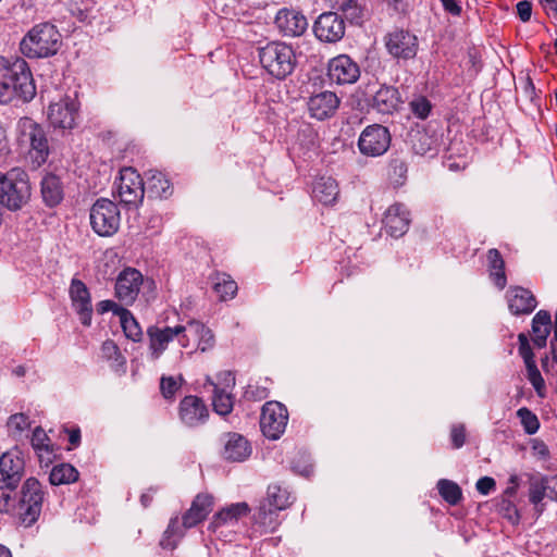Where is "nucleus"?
<instances>
[{"label":"nucleus","instance_id":"obj_30","mask_svg":"<svg viewBox=\"0 0 557 557\" xmlns=\"http://www.w3.org/2000/svg\"><path fill=\"white\" fill-rule=\"evenodd\" d=\"M312 193L317 201L327 206L336 201L339 190L333 177L322 176L314 183Z\"/></svg>","mask_w":557,"mask_h":557},{"label":"nucleus","instance_id":"obj_48","mask_svg":"<svg viewBox=\"0 0 557 557\" xmlns=\"http://www.w3.org/2000/svg\"><path fill=\"white\" fill-rule=\"evenodd\" d=\"M517 416L520 419V422L528 434H534L540 429V421L535 413H533L529 408L522 407L518 409Z\"/></svg>","mask_w":557,"mask_h":557},{"label":"nucleus","instance_id":"obj_26","mask_svg":"<svg viewBox=\"0 0 557 557\" xmlns=\"http://www.w3.org/2000/svg\"><path fill=\"white\" fill-rule=\"evenodd\" d=\"M548 475H531L529 479L528 498L533 506L534 512L540 517L545 511V503L543 502L548 494Z\"/></svg>","mask_w":557,"mask_h":557},{"label":"nucleus","instance_id":"obj_54","mask_svg":"<svg viewBox=\"0 0 557 557\" xmlns=\"http://www.w3.org/2000/svg\"><path fill=\"white\" fill-rule=\"evenodd\" d=\"M160 389L164 398H172L178 389V383L173 376H162Z\"/></svg>","mask_w":557,"mask_h":557},{"label":"nucleus","instance_id":"obj_32","mask_svg":"<svg viewBox=\"0 0 557 557\" xmlns=\"http://www.w3.org/2000/svg\"><path fill=\"white\" fill-rule=\"evenodd\" d=\"M262 500L281 511L287 509L294 502L288 488L277 483L268 486L267 497Z\"/></svg>","mask_w":557,"mask_h":557},{"label":"nucleus","instance_id":"obj_29","mask_svg":"<svg viewBox=\"0 0 557 557\" xmlns=\"http://www.w3.org/2000/svg\"><path fill=\"white\" fill-rule=\"evenodd\" d=\"M145 175V184L150 197L168 198L172 195V184L162 172L149 170Z\"/></svg>","mask_w":557,"mask_h":557},{"label":"nucleus","instance_id":"obj_3","mask_svg":"<svg viewBox=\"0 0 557 557\" xmlns=\"http://www.w3.org/2000/svg\"><path fill=\"white\" fill-rule=\"evenodd\" d=\"M61 34L50 23L35 25L20 44L21 52L29 59L49 58L59 51Z\"/></svg>","mask_w":557,"mask_h":557},{"label":"nucleus","instance_id":"obj_41","mask_svg":"<svg viewBox=\"0 0 557 557\" xmlns=\"http://www.w3.org/2000/svg\"><path fill=\"white\" fill-rule=\"evenodd\" d=\"M226 453H250L251 446L248 440L236 432L225 433L221 438Z\"/></svg>","mask_w":557,"mask_h":557},{"label":"nucleus","instance_id":"obj_38","mask_svg":"<svg viewBox=\"0 0 557 557\" xmlns=\"http://www.w3.org/2000/svg\"><path fill=\"white\" fill-rule=\"evenodd\" d=\"M333 10L339 11L351 23L362 22L363 10L356 0H324Z\"/></svg>","mask_w":557,"mask_h":557},{"label":"nucleus","instance_id":"obj_56","mask_svg":"<svg viewBox=\"0 0 557 557\" xmlns=\"http://www.w3.org/2000/svg\"><path fill=\"white\" fill-rule=\"evenodd\" d=\"M475 487L481 495L486 496L496 488V482L491 476H482L476 481Z\"/></svg>","mask_w":557,"mask_h":557},{"label":"nucleus","instance_id":"obj_11","mask_svg":"<svg viewBox=\"0 0 557 557\" xmlns=\"http://www.w3.org/2000/svg\"><path fill=\"white\" fill-rule=\"evenodd\" d=\"M392 136L387 127L380 124L367 126L359 136L358 147L362 154L379 157L391 146Z\"/></svg>","mask_w":557,"mask_h":557},{"label":"nucleus","instance_id":"obj_1","mask_svg":"<svg viewBox=\"0 0 557 557\" xmlns=\"http://www.w3.org/2000/svg\"><path fill=\"white\" fill-rule=\"evenodd\" d=\"M46 496L44 485L30 476L20 488L14 487L0 497V513L13 517L24 528H30L39 520Z\"/></svg>","mask_w":557,"mask_h":557},{"label":"nucleus","instance_id":"obj_10","mask_svg":"<svg viewBox=\"0 0 557 557\" xmlns=\"http://www.w3.org/2000/svg\"><path fill=\"white\" fill-rule=\"evenodd\" d=\"M288 422L287 408L278 401H268L262 406L260 428L269 440H278Z\"/></svg>","mask_w":557,"mask_h":557},{"label":"nucleus","instance_id":"obj_8","mask_svg":"<svg viewBox=\"0 0 557 557\" xmlns=\"http://www.w3.org/2000/svg\"><path fill=\"white\" fill-rule=\"evenodd\" d=\"M149 339V349L152 359H158L165 351L170 342L177 338L178 344L186 348L189 346V336L186 333V326H157L151 325L147 329Z\"/></svg>","mask_w":557,"mask_h":557},{"label":"nucleus","instance_id":"obj_61","mask_svg":"<svg viewBox=\"0 0 557 557\" xmlns=\"http://www.w3.org/2000/svg\"><path fill=\"white\" fill-rule=\"evenodd\" d=\"M548 16H557V0H539Z\"/></svg>","mask_w":557,"mask_h":557},{"label":"nucleus","instance_id":"obj_9","mask_svg":"<svg viewBox=\"0 0 557 557\" xmlns=\"http://www.w3.org/2000/svg\"><path fill=\"white\" fill-rule=\"evenodd\" d=\"M387 52L395 59H414L419 50L418 37L408 29L395 28L384 37Z\"/></svg>","mask_w":557,"mask_h":557},{"label":"nucleus","instance_id":"obj_19","mask_svg":"<svg viewBox=\"0 0 557 557\" xmlns=\"http://www.w3.org/2000/svg\"><path fill=\"white\" fill-rule=\"evenodd\" d=\"M339 98L333 91H321L312 95L307 102L311 117L319 121L330 119L335 114L339 106Z\"/></svg>","mask_w":557,"mask_h":557},{"label":"nucleus","instance_id":"obj_35","mask_svg":"<svg viewBox=\"0 0 557 557\" xmlns=\"http://www.w3.org/2000/svg\"><path fill=\"white\" fill-rule=\"evenodd\" d=\"M78 479V470L66 462L54 465L49 473V482L54 486L72 484Z\"/></svg>","mask_w":557,"mask_h":557},{"label":"nucleus","instance_id":"obj_43","mask_svg":"<svg viewBox=\"0 0 557 557\" xmlns=\"http://www.w3.org/2000/svg\"><path fill=\"white\" fill-rule=\"evenodd\" d=\"M30 428L29 417L23 412L11 414L7 421L8 434L18 440Z\"/></svg>","mask_w":557,"mask_h":557},{"label":"nucleus","instance_id":"obj_33","mask_svg":"<svg viewBox=\"0 0 557 557\" xmlns=\"http://www.w3.org/2000/svg\"><path fill=\"white\" fill-rule=\"evenodd\" d=\"M552 317L546 310H540L532 320V332L534 344L542 348L546 346L547 336L550 332Z\"/></svg>","mask_w":557,"mask_h":557},{"label":"nucleus","instance_id":"obj_46","mask_svg":"<svg viewBox=\"0 0 557 557\" xmlns=\"http://www.w3.org/2000/svg\"><path fill=\"white\" fill-rule=\"evenodd\" d=\"M184 535L183 530L180 525L177 517L170 520L166 530L164 531L163 539L161 540V546L164 548L174 549L176 542L172 541L173 537L181 539Z\"/></svg>","mask_w":557,"mask_h":557},{"label":"nucleus","instance_id":"obj_5","mask_svg":"<svg viewBox=\"0 0 557 557\" xmlns=\"http://www.w3.org/2000/svg\"><path fill=\"white\" fill-rule=\"evenodd\" d=\"M258 55L261 66L276 79L292 75L297 65L293 47L282 41H271L260 47Z\"/></svg>","mask_w":557,"mask_h":557},{"label":"nucleus","instance_id":"obj_42","mask_svg":"<svg viewBox=\"0 0 557 557\" xmlns=\"http://www.w3.org/2000/svg\"><path fill=\"white\" fill-rule=\"evenodd\" d=\"M282 463L288 465L295 474L305 478H309L313 473V463L311 462L310 455H292L287 460H283Z\"/></svg>","mask_w":557,"mask_h":557},{"label":"nucleus","instance_id":"obj_13","mask_svg":"<svg viewBox=\"0 0 557 557\" xmlns=\"http://www.w3.org/2000/svg\"><path fill=\"white\" fill-rule=\"evenodd\" d=\"M25 474L23 455H0V497L18 487Z\"/></svg>","mask_w":557,"mask_h":557},{"label":"nucleus","instance_id":"obj_51","mask_svg":"<svg viewBox=\"0 0 557 557\" xmlns=\"http://www.w3.org/2000/svg\"><path fill=\"white\" fill-rule=\"evenodd\" d=\"M409 106L412 113L421 120L426 119L432 110L431 102L423 96L414 98Z\"/></svg>","mask_w":557,"mask_h":557},{"label":"nucleus","instance_id":"obj_34","mask_svg":"<svg viewBox=\"0 0 557 557\" xmlns=\"http://www.w3.org/2000/svg\"><path fill=\"white\" fill-rule=\"evenodd\" d=\"M213 290L219 295L220 300L233 299L237 294V283L224 272H215L210 276Z\"/></svg>","mask_w":557,"mask_h":557},{"label":"nucleus","instance_id":"obj_7","mask_svg":"<svg viewBox=\"0 0 557 557\" xmlns=\"http://www.w3.org/2000/svg\"><path fill=\"white\" fill-rule=\"evenodd\" d=\"M90 225L99 236H112L120 227V210L117 206L107 199H98L90 209Z\"/></svg>","mask_w":557,"mask_h":557},{"label":"nucleus","instance_id":"obj_44","mask_svg":"<svg viewBox=\"0 0 557 557\" xmlns=\"http://www.w3.org/2000/svg\"><path fill=\"white\" fill-rule=\"evenodd\" d=\"M408 172V163L404 158H392L388 164V178L395 186H401Z\"/></svg>","mask_w":557,"mask_h":557},{"label":"nucleus","instance_id":"obj_59","mask_svg":"<svg viewBox=\"0 0 557 557\" xmlns=\"http://www.w3.org/2000/svg\"><path fill=\"white\" fill-rule=\"evenodd\" d=\"M546 483L548 484L547 497L550 500L557 502V474L548 475V481H546Z\"/></svg>","mask_w":557,"mask_h":557},{"label":"nucleus","instance_id":"obj_39","mask_svg":"<svg viewBox=\"0 0 557 557\" xmlns=\"http://www.w3.org/2000/svg\"><path fill=\"white\" fill-rule=\"evenodd\" d=\"M119 318L125 336L135 343L140 342L143 338V331L133 313L128 309L121 310V315Z\"/></svg>","mask_w":557,"mask_h":557},{"label":"nucleus","instance_id":"obj_12","mask_svg":"<svg viewBox=\"0 0 557 557\" xmlns=\"http://www.w3.org/2000/svg\"><path fill=\"white\" fill-rule=\"evenodd\" d=\"M145 190V183L136 170L133 168L121 170L117 183V195L122 203L138 206L144 200Z\"/></svg>","mask_w":557,"mask_h":557},{"label":"nucleus","instance_id":"obj_47","mask_svg":"<svg viewBox=\"0 0 557 557\" xmlns=\"http://www.w3.org/2000/svg\"><path fill=\"white\" fill-rule=\"evenodd\" d=\"M30 442L35 450L53 451L57 449L51 443L50 436L41 426H36L34 429Z\"/></svg>","mask_w":557,"mask_h":557},{"label":"nucleus","instance_id":"obj_15","mask_svg":"<svg viewBox=\"0 0 557 557\" xmlns=\"http://www.w3.org/2000/svg\"><path fill=\"white\" fill-rule=\"evenodd\" d=\"M346 30L344 18L336 12H324L318 16L313 24L315 37L323 42L339 41Z\"/></svg>","mask_w":557,"mask_h":557},{"label":"nucleus","instance_id":"obj_6","mask_svg":"<svg viewBox=\"0 0 557 557\" xmlns=\"http://www.w3.org/2000/svg\"><path fill=\"white\" fill-rule=\"evenodd\" d=\"M32 188L25 171L14 168L0 172V205L10 211L21 210L30 199Z\"/></svg>","mask_w":557,"mask_h":557},{"label":"nucleus","instance_id":"obj_14","mask_svg":"<svg viewBox=\"0 0 557 557\" xmlns=\"http://www.w3.org/2000/svg\"><path fill=\"white\" fill-rule=\"evenodd\" d=\"M144 283L143 274L134 268H126L116 277L114 295L125 306H131L137 299Z\"/></svg>","mask_w":557,"mask_h":557},{"label":"nucleus","instance_id":"obj_37","mask_svg":"<svg viewBox=\"0 0 557 557\" xmlns=\"http://www.w3.org/2000/svg\"><path fill=\"white\" fill-rule=\"evenodd\" d=\"M487 261L490 274L494 281V284L499 289L505 288L507 278L505 274V262L500 252L495 248L490 249L487 252Z\"/></svg>","mask_w":557,"mask_h":557},{"label":"nucleus","instance_id":"obj_16","mask_svg":"<svg viewBox=\"0 0 557 557\" xmlns=\"http://www.w3.org/2000/svg\"><path fill=\"white\" fill-rule=\"evenodd\" d=\"M327 75L338 85L354 84L360 77L359 64L347 54H339L330 60Z\"/></svg>","mask_w":557,"mask_h":557},{"label":"nucleus","instance_id":"obj_53","mask_svg":"<svg viewBox=\"0 0 557 557\" xmlns=\"http://www.w3.org/2000/svg\"><path fill=\"white\" fill-rule=\"evenodd\" d=\"M62 434L69 435V446L66 447V450L75 449L81 444V429L78 426L67 428L62 426L59 432V436Z\"/></svg>","mask_w":557,"mask_h":557},{"label":"nucleus","instance_id":"obj_31","mask_svg":"<svg viewBox=\"0 0 557 557\" xmlns=\"http://www.w3.org/2000/svg\"><path fill=\"white\" fill-rule=\"evenodd\" d=\"M41 195L49 207L59 205L63 199V187L60 178L54 174H47L41 181Z\"/></svg>","mask_w":557,"mask_h":557},{"label":"nucleus","instance_id":"obj_25","mask_svg":"<svg viewBox=\"0 0 557 557\" xmlns=\"http://www.w3.org/2000/svg\"><path fill=\"white\" fill-rule=\"evenodd\" d=\"M250 507L246 502L231 504L219 510L212 518L209 529L215 531L218 528L225 524H234L240 518L248 516Z\"/></svg>","mask_w":557,"mask_h":557},{"label":"nucleus","instance_id":"obj_62","mask_svg":"<svg viewBox=\"0 0 557 557\" xmlns=\"http://www.w3.org/2000/svg\"><path fill=\"white\" fill-rule=\"evenodd\" d=\"M389 9H392L395 13H404L407 8L406 0H384Z\"/></svg>","mask_w":557,"mask_h":557},{"label":"nucleus","instance_id":"obj_58","mask_svg":"<svg viewBox=\"0 0 557 557\" xmlns=\"http://www.w3.org/2000/svg\"><path fill=\"white\" fill-rule=\"evenodd\" d=\"M502 510L506 511L505 517H507L512 523H517L520 519L518 509L516 506L507 500H504L502 504Z\"/></svg>","mask_w":557,"mask_h":557},{"label":"nucleus","instance_id":"obj_52","mask_svg":"<svg viewBox=\"0 0 557 557\" xmlns=\"http://www.w3.org/2000/svg\"><path fill=\"white\" fill-rule=\"evenodd\" d=\"M467 432L463 424L458 423L454 424L450 429V440L453 443V448L459 449L466 443Z\"/></svg>","mask_w":557,"mask_h":557},{"label":"nucleus","instance_id":"obj_18","mask_svg":"<svg viewBox=\"0 0 557 557\" xmlns=\"http://www.w3.org/2000/svg\"><path fill=\"white\" fill-rule=\"evenodd\" d=\"M70 297L82 324L89 326L91 323L92 307L86 284L78 278H73L70 285Z\"/></svg>","mask_w":557,"mask_h":557},{"label":"nucleus","instance_id":"obj_17","mask_svg":"<svg viewBox=\"0 0 557 557\" xmlns=\"http://www.w3.org/2000/svg\"><path fill=\"white\" fill-rule=\"evenodd\" d=\"M78 115V104L75 99L64 97L60 101L51 103L48 110L50 124L55 128L71 129L75 126Z\"/></svg>","mask_w":557,"mask_h":557},{"label":"nucleus","instance_id":"obj_28","mask_svg":"<svg viewBox=\"0 0 557 557\" xmlns=\"http://www.w3.org/2000/svg\"><path fill=\"white\" fill-rule=\"evenodd\" d=\"M281 510L269 506L263 500L260 502L258 508L253 513V524L258 527L261 534L274 532L278 525V512Z\"/></svg>","mask_w":557,"mask_h":557},{"label":"nucleus","instance_id":"obj_4","mask_svg":"<svg viewBox=\"0 0 557 557\" xmlns=\"http://www.w3.org/2000/svg\"><path fill=\"white\" fill-rule=\"evenodd\" d=\"M18 140L22 146H27L26 159L33 169L45 164L50 154L49 140L45 128L28 116L21 117L17 122Z\"/></svg>","mask_w":557,"mask_h":557},{"label":"nucleus","instance_id":"obj_2","mask_svg":"<svg viewBox=\"0 0 557 557\" xmlns=\"http://www.w3.org/2000/svg\"><path fill=\"white\" fill-rule=\"evenodd\" d=\"M35 95L36 87L27 62L18 57H0V103L27 102Z\"/></svg>","mask_w":557,"mask_h":557},{"label":"nucleus","instance_id":"obj_49","mask_svg":"<svg viewBox=\"0 0 557 557\" xmlns=\"http://www.w3.org/2000/svg\"><path fill=\"white\" fill-rule=\"evenodd\" d=\"M101 354L104 359L113 361L116 368L124 367L125 358L122 356L117 345L113 341L108 339L102 343Z\"/></svg>","mask_w":557,"mask_h":557},{"label":"nucleus","instance_id":"obj_24","mask_svg":"<svg viewBox=\"0 0 557 557\" xmlns=\"http://www.w3.org/2000/svg\"><path fill=\"white\" fill-rule=\"evenodd\" d=\"M508 307L512 314H529L537 305V301L531 290L516 286L509 289Z\"/></svg>","mask_w":557,"mask_h":557},{"label":"nucleus","instance_id":"obj_40","mask_svg":"<svg viewBox=\"0 0 557 557\" xmlns=\"http://www.w3.org/2000/svg\"><path fill=\"white\" fill-rule=\"evenodd\" d=\"M437 490L441 497L450 506L458 505L462 499V491L454 481L441 479L437 482Z\"/></svg>","mask_w":557,"mask_h":557},{"label":"nucleus","instance_id":"obj_22","mask_svg":"<svg viewBox=\"0 0 557 557\" xmlns=\"http://www.w3.org/2000/svg\"><path fill=\"white\" fill-rule=\"evenodd\" d=\"M209 411L198 396H185L180 403V418L187 426H198L206 422Z\"/></svg>","mask_w":557,"mask_h":557},{"label":"nucleus","instance_id":"obj_60","mask_svg":"<svg viewBox=\"0 0 557 557\" xmlns=\"http://www.w3.org/2000/svg\"><path fill=\"white\" fill-rule=\"evenodd\" d=\"M9 151H10V149H9L7 131L3 127V125L0 123V157L8 154Z\"/></svg>","mask_w":557,"mask_h":557},{"label":"nucleus","instance_id":"obj_55","mask_svg":"<svg viewBox=\"0 0 557 557\" xmlns=\"http://www.w3.org/2000/svg\"><path fill=\"white\" fill-rule=\"evenodd\" d=\"M126 308L117 305L113 300H101L97 304V312L99 314H103L106 312L112 311L114 315L120 317L121 310H125Z\"/></svg>","mask_w":557,"mask_h":557},{"label":"nucleus","instance_id":"obj_23","mask_svg":"<svg viewBox=\"0 0 557 557\" xmlns=\"http://www.w3.org/2000/svg\"><path fill=\"white\" fill-rule=\"evenodd\" d=\"M275 25L285 36H301L308 28L306 16L294 9H281L275 16Z\"/></svg>","mask_w":557,"mask_h":557},{"label":"nucleus","instance_id":"obj_36","mask_svg":"<svg viewBox=\"0 0 557 557\" xmlns=\"http://www.w3.org/2000/svg\"><path fill=\"white\" fill-rule=\"evenodd\" d=\"M186 333L190 337H198V349L202 352L211 349L214 346V335L213 332L207 327L203 323L190 320L187 322Z\"/></svg>","mask_w":557,"mask_h":557},{"label":"nucleus","instance_id":"obj_27","mask_svg":"<svg viewBox=\"0 0 557 557\" xmlns=\"http://www.w3.org/2000/svg\"><path fill=\"white\" fill-rule=\"evenodd\" d=\"M400 106L399 91L394 86L383 85L375 92L372 100V107L383 114H392Z\"/></svg>","mask_w":557,"mask_h":557},{"label":"nucleus","instance_id":"obj_45","mask_svg":"<svg viewBox=\"0 0 557 557\" xmlns=\"http://www.w3.org/2000/svg\"><path fill=\"white\" fill-rule=\"evenodd\" d=\"M213 397L212 405L213 409L216 413L221 416L228 414L233 409V399L231 394L225 393L223 389L219 388L216 384H213Z\"/></svg>","mask_w":557,"mask_h":557},{"label":"nucleus","instance_id":"obj_50","mask_svg":"<svg viewBox=\"0 0 557 557\" xmlns=\"http://www.w3.org/2000/svg\"><path fill=\"white\" fill-rule=\"evenodd\" d=\"M527 377L540 397L544 396L545 382L535 361L525 363Z\"/></svg>","mask_w":557,"mask_h":557},{"label":"nucleus","instance_id":"obj_21","mask_svg":"<svg viewBox=\"0 0 557 557\" xmlns=\"http://www.w3.org/2000/svg\"><path fill=\"white\" fill-rule=\"evenodd\" d=\"M214 498L209 493H199L191 502L190 508L183 515L182 524L184 529H190L207 519L213 510Z\"/></svg>","mask_w":557,"mask_h":557},{"label":"nucleus","instance_id":"obj_20","mask_svg":"<svg viewBox=\"0 0 557 557\" xmlns=\"http://www.w3.org/2000/svg\"><path fill=\"white\" fill-rule=\"evenodd\" d=\"M410 222V212L405 205L399 202L389 206L383 218L386 232L395 238L407 233Z\"/></svg>","mask_w":557,"mask_h":557},{"label":"nucleus","instance_id":"obj_57","mask_svg":"<svg viewBox=\"0 0 557 557\" xmlns=\"http://www.w3.org/2000/svg\"><path fill=\"white\" fill-rule=\"evenodd\" d=\"M517 14L522 22H529L532 15V3L528 0L519 1L516 5Z\"/></svg>","mask_w":557,"mask_h":557},{"label":"nucleus","instance_id":"obj_63","mask_svg":"<svg viewBox=\"0 0 557 557\" xmlns=\"http://www.w3.org/2000/svg\"><path fill=\"white\" fill-rule=\"evenodd\" d=\"M441 2L448 13L453 15H459L461 13V8L456 0H441Z\"/></svg>","mask_w":557,"mask_h":557},{"label":"nucleus","instance_id":"obj_64","mask_svg":"<svg viewBox=\"0 0 557 557\" xmlns=\"http://www.w3.org/2000/svg\"><path fill=\"white\" fill-rule=\"evenodd\" d=\"M519 354L523 358L524 363L535 361L534 354L532 351L530 344L525 346H519Z\"/></svg>","mask_w":557,"mask_h":557}]
</instances>
